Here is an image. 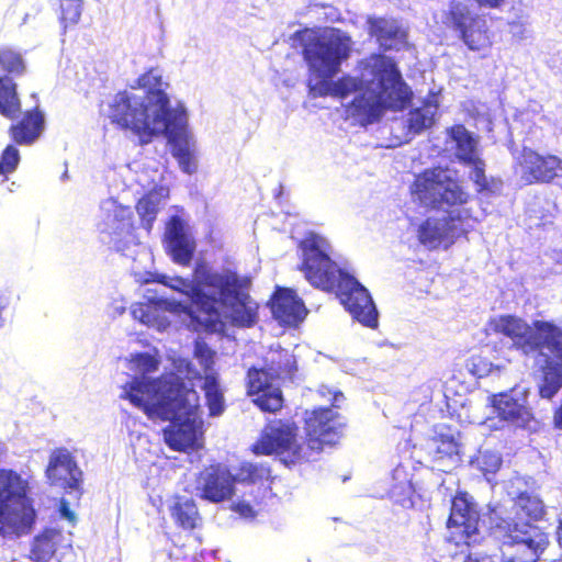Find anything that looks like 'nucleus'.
Here are the masks:
<instances>
[{"mask_svg":"<svg viewBox=\"0 0 562 562\" xmlns=\"http://www.w3.org/2000/svg\"><path fill=\"white\" fill-rule=\"evenodd\" d=\"M170 515L175 524L183 530H193L201 520L198 507L193 499L186 497H176L170 507Z\"/></svg>","mask_w":562,"mask_h":562,"instance_id":"obj_28","label":"nucleus"},{"mask_svg":"<svg viewBox=\"0 0 562 562\" xmlns=\"http://www.w3.org/2000/svg\"><path fill=\"white\" fill-rule=\"evenodd\" d=\"M45 474L50 485L66 492L76 491L77 499L82 495V472L67 448L60 447L52 451Z\"/></svg>","mask_w":562,"mask_h":562,"instance_id":"obj_18","label":"nucleus"},{"mask_svg":"<svg viewBox=\"0 0 562 562\" xmlns=\"http://www.w3.org/2000/svg\"><path fill=\"white\" fill-rule=\"evenodd\" d=\"M114 218L121 223L119 226L120 228H131L133 211L130 206H117L114 210Z\"/></svg>","mask_w":562,"mask_h":562,"instance_id":"obj_44","label":"nucleus"},{"mask_svg":"<svg viewBox=\"0 0 562 562\" xmlns=\"http://www.w3.org/2000/svg\"><path fill=\"white\" fill-rule=\"evenodd\" d=\"M232 509L244 518H255L257 512L246 501H238L232 505Z\"/></svg>","mask_w":562,"mask_h":562,"instance_id":"obj_45","label":"nucleus"},{"mask_svg":"<svg viewBox=\"0 0 562 562\" xmlns=\"http://www.w3.org/2000/svg\"><path fill=\"white\" fill-rule=\"evenodd\" d=\"M492 362L481 355H472L467 361L469 372L476 376H486L492 371Z\"/></svg>","mask_w":562,"mask_h":562,"instance_id":"obj_41","label":"nucleus"},{"mask_svg":"<svg viewBox=\"0 0 562 562\" xmlns=\"http://www.w3.org/2000/svg\"><path fill=\"white\" fill-rule=\"evenodd\" d=\"M446 134L453 143L456 160L462 166L471 167L470 179L476 193H492L494 180L486 175V164L480 156L477 138L463 124H453L447 128Z\"/></svg>","mask_w":562,"mask_h":562,"instance_id":"obj_13","label":"nucleus"},{"mask_svg":"<svg viewBox=\"0 0 562 562\" xmlns=\"http://www.w3.org/2000/svg\"><path fill=\"white\" fill-rule=\"evenodd\" d=\"M487 520L491 535L505 544L517 546L516 553L507 562H537L549 544L548 535L542 529L527 521H515L501 506L490 508Z\"/></svg>","mask_w":562,"mask_h":562,"instance_id":"obj_9","label":"nucleus"},{"mask_svg":"<svg viewBox=\"0 0 562 562\" xmlns=\"http://www.w3.org/2000/svg\"><path fill=\"white\" fill-rule=\"evenodd\" d=\"M165 241L172 260L189 266L196 248L194 239L187 233L183 221L173 215L167 223Z\"/></svg>","mask_w":562,"mask_h":562,"instance_id":"obj_21","label":"nucleus"},{"mask_svg":"<svg viewBox=\"0 0 562 562\" xmlns=\"http://www.w3.org/2000/svg\"><path fill=\"white\" fill-rule=\"evenodd\" d=\"M0 69L3 76L20 77L25 72L26 64L22 54L10 46L0 47Z\"/></svg>","mask_w":562,"mask_h":562,"instance_id":"obj_34","label":"nucleus"},{"mask_svg":"<svg viewBox=\"0 0 562 562\" xmlns=\"http://www.w3.org/2000/svg\"><path fill=\"white\" fill-rule=\"evenodd\" d=\"M514 507L517 514L525 516L529 520H540L546 514L542 501L527 492L519 493L516 496Z\"/></svg>","mask_w":562,"mask_h":562,"instance_id":"obj_33","label":"nucleus"},{"mask_svg":"<svg viewBox=\"0 0 562 562\" xmlns=\"http://www.w3.org/2000/svg\"><path fill=\"white\" fill-rule=\"evenodd\" d=\"M293 37L302 46V56L308 68L307 88L312 98L345 99L360 92L349 103V113L360 125L379 122L387 111H402L412 101V90L403 79L395 60L381 53H372L359 61L362 76L367 72L375 80L363 81L350 75L337 80L342 61L349 58L352 41L337 29H302Z\"/></svg>","mask_w":562,"mask_h":562,"instance_id":"obj_1","label":"nucleus"},{"mask_svg":"<svg viewBox=\"0 0 562 562\" xmlns=\"http://www.w3.org/2000/svg\"><path fill=\"white\" fill-rule=\"evenodd\" d=\"M59 513L69 521H75L76 519L75 513L70 509L69 503L65 498L59 501Z\"/></svg>","mask_w":562,"mask_h":562,"instance_id":"obj_47","label":"nucleus"},{"mask_svg":"<svg viewBox=\"0 0 562 562\" xmlns=\"http://www.w3.org/2000/svg\"><path fill=\"white\" fill-rule=\"evenodd\" d=\"M442 24L469 50L486 54L494 45L495 33L484 15L462 1L451 0L442 13Z\"/></svg>","mask_w":562,"mask_h":562,"instance_id":"obj_12","label":"nucleus"},{"mask_svg":"<svg viewBox=\"0 0 562 562\" xmlns=\"http://www.w3.org/2000/svg\"><path fill=\"white\" fill-rule=\"evenodd\" d=\"M122 398L139 408L149 419L170 422L164 429L166 443L173 451L198 447L202 423L196 415L200 408L198 392L175 373L154 380L135 378L124 386Z\"/></svg>","mask_w":562,"mask_h":562,"instance_id":"obj_3","label":"nucleus"},{"mask_svg":"<svg viewBox=\"0 0 562 562\" xmlns=\"http://www.w3.org/2000/svg\"><path fill=\"white\" fill-rule=\"evenodd\" d=\"M9 305V299L3 291L0 290V327L3 325L2 311Z\"/></svg>","mask_w":562,"mask_h":562,"instance_id":"obj_49","label":"nucleus"},{"mask_svg":"<svg viewBox=\"0 0 562 562\" xmlns=\"http://www.w3.org/2000/svg\"><path fill=\"white\" fill-rule=\"evenodd\" d=\"M235 479L239 483L258 486L260 496L254 497V503L257 506H260L262 501L271 494L273 476L268 463L249 461L243 462L237 470Z\"/></svg>","mask_w":562,"mask_h":562,"instance_id":"obj_25","label":"nucleus"},{"mask_svg":"<svg viewBox=\"0 0 562 562\" xmlns=\"http://www.w3.org/2000/svg\"><path fill=\"white\" fill-rule=\"evenodd\" d=\"M18 85L8 76H0V115L13 120L21 113Z\"/></svg>","mask_w":562,"mask_h":562,"instance_id":"obj_29","label":"nucleus"},{"mask_svg":"<svg viewBox=\"0 0 562 562\" xmlns=\"http://www.w3.org/2000/svg\"><path fill=\"white\" fill-rule=\"evenodd\" d=\"M409 194L414 202L436 211L463 206L471 200L462 182L450 176L448 168L442 166L426 168L415 175Z\"/></svg>","mask_w":562,"mask_h":562,"instance_id":"obj_10","label":"nucleus"},{"mask_svg":"<svg viewBox=\"0 0 562 562\" xmlns=\"http://www.w3.org/2000/svg\"><path fill=\"white\" fill-rule=\"evenodd\" d=\"M463 562H481L479 559L471 557L470 554L467 555L463 560ZM507 562V560L505 561Z\"/></svg>","mask_w":562,"mask_h":562,"instance_id":"obj_53","label":"nucleus"},{"mask_svg":"<svg viewBox=\"0 0 562 562\" xmlns=\"http://www.w3.org/2000/svg\"><path fill=\"white\" fill-rule=\"evenodd\" d=\"M135 363L137 366V368L143 372V375L140 378H144V379H148L150 380L149 378H146L145 374L146 373H150V372H154L158 369V361L157 359H155L153 356L148 355V353H138L136 355L135 357ZM136 376H134L131 382L135 379ZM130 383V381H128ZM127 384V382L122 386L123 389V392L124 391V386ZM124 393H122L123 395Z\"/></svg>","mask_w":562,"mask_h":562,"instance_id":"obj_42","label":"nucleus"},{"mask_svg":"<svg viewBox=\"0 0 562 562\" xmlns=\"http://www.w3.org/2000/svg\"><path fill=\"white\" fill-rule=\"evenodd\" d=\"M439 109L438 93L430 91L423 101L422 106L408 112L407 130L409 134L418 135L435 124Z\"/></svg>","mask_w":562,"mask_h":562,"instance_id":"obj_27","label":"nucleus"},{"mask_svg":"<svg viewBox=\"0 0 562 562\" xmlns=\"http://www.w3.org/2000/svg\"><path fill=\"white\" fill-rule=\"evenodd\" d=\"M131 313L135 319L145 325H150L155 319L151 312V306L148 303L138 302L133 304Z\"/></svg>","mask_w":562,"mask_h":562,"instance_id":"obj_43","label":"nucleus"},{"mask_svg":"<svg viewBox=\"0 0 562 562\" xmlns=\"http://www.w3.org/2000/svg\"><path fill=\"white\" fill-rule=\"evenodd\" d=\"M202 390L210 416L221 415L225 409V400L215 372L205 374Z\"/></svg>","mask_w":562,"mask_h":562,"instance_id":"obj_32","label":"nucleus"},{"mask_svg":"<svg viewBox=\"0 0 562 562\" xmlns=\"http://www.w3.org/2000/svg\"><path fill=\"white\" fill-rule=\"evenodd\" d=\"M30 486L14 470L0 469V536L19 538L30 533L36 510L29 496Z\"/></svg>","mask_w":562,"mask_h":562,"instance_id":"obj_7","label":"nucleus"},{"mask_svg":"<svg viewBox=\"0 0 562 562\" xmlns=\"http://www.w3.org/2000/svg\"><path fill=\"white\" fill-rule=\"evenodd\" d=\"M8 127V135L13 147L32 146L42 136L45 130V115L38 106L25 110L13 119Z\"/></svg>","mask_w":562,"mask_h":562,"instance_id":"obj_20","label":"nucleus"},{"mask_svg":"<svg viewBox=\"0 0 562 562\" xmlns=\"http://www.w3.org/2000/svg\"><path fill=\"white\" fill-rule=\"evenodd\" d=\"M194 358L199 361L205 374L214 372L215 351L202 339L194 342Z\"/></svg>","mask_w":562,"mask_h":562,"instance_id":"obj_39","label":"nucleus"},{"mask_svg":"<svg viewBox=\"0 0 562 562\" xmlns=\"http://www.w3.org/2000/svg\"><path fill=\"white\" fill-rule=\"evenodd\" d=\"M462 222L461 214H449L442 218L427 217L418 226L417 238L429 248H437L441 244L448 247L458 238L467 237L468 229L461 225Z\"/></svg>","mask_w":562,"mask_h":562,"instance_id":"obj_17","label":"nucleus"},{"mask_svg":"<svg viewBox=\"0 0 562 562\" xmlns=\"http://www.w3.org/2000/svg\"><path fill=\"white\" fill-rule=\"evenodd\" d=\"M480 512L471 496L458 491L451 498L450 513L447 519L449 529L448 541L454 546L469 547L472 538L479 535Z\"/></svg>","mask_w":562,"mask_h":562,"instance_id":"obj_15","label":"nucleus"},{"mask_svg":"<svg viewBox=\"0 0 562 562\" xmlns=\"http://www.w3.org/2000/svg\"><path fill=\"white\" fill-rule=\"evenodd\" d=\"M55 550V533L53 531H45L34 538L31 559L34 562H47L54 555Z\"/></svg>","mask_w":562,"mask_h":562,"instance_id":"obj_35","label":"nucleus"},{"mask_svg":"<svg viewBox=\"0 0 562 562\" xmlns=\"http://www.w3.org/2000/svg\"><path fill=\"white\" fill-rule=\"evenodd\" d=\"M395 490L396 487L392 491V497H394V503L405 508L413 507V491L411 486H401V494H407V496L405 497H397Z\"/></svg>","mask_w":562,"mask_h":562,"instance_id":"obj_46","label":"nucleus"},{"mask_svg":"<svg viewBox=\"0 0 562 562\" xmlns=\"http://www.w3.org/2000/svg\"><path fill=\"white\" fill-rule=\"evenodd\" d=\"M255 456H277L288 467L312 460L305 441L300 440L299 425L292 419L268 422L250 446Z\"/></svg>","mask_w":562,"mask_h":562,"instance_id":"obj_11","label":"nucleus"},{"mask_svg":"<svg viewBox=\"0 0 562 562\" xmlns=\"http://www.w3.org/2000/svg\"><path fill=\"white\" fill-rule=\"evenodd\" d=\"M514 171L527 186L550 184L562 178V158L522 146L515 159Z\"/></svg>","mask_w":562,"mask_h":562,"instance_id":"obj_14","label":"nucleus"},{"mask_svg":"<svg viewBox=\"0 0 562 562\" xmlns=\"http://www.w3.org/2000/svg\"><path fill=\"white\" fill-rule=\"evenodd\" d=\"M553 424H554L555 428L562 429V401H561L560 406L554 412Z\"/></svg>","mask_w":562,"mask_h":562,"instance_id":"obj_50","label":"nucleus"},{"mask_svg":"<svg viewBox=\"0 0 562 562\" xmlns=\"http://www.w3.org/2000/svg\"><path fill=\"white\" fill-rule=\"evenodd\" d=\"M487 327L492 334L509 338L513 347L525 356L547 349L562 360V327L551 321L536 319L528 324L521 317L504 314L490 318Z\"/></svg>","mask_w":562,"mask_h":562,"instance_id":"obj_6","label":"nucleus"},{"mask_svg":"<svg viewBox=\"0 0 562 562\" xmlns=\"http://www.w3.org/2000/svg\"><path fill=\"white\" fill-rule=\"evenodd\" d=\"M301 262L297 269L315 289L334 293L364 326H378V312L368 290L350 273L341 269L327 252V241L310 233L299 244Z\"/></svg>","mask_w":562,"mask_h":562,"instance_id":"obj_4","label":"nucleus"},{"mask_svg":"<svg viewBox=\"0 0 562 562\" xmlns=\"http://www.w3.org/2000/svg\"><path fill=\"white\" fill-rule=\"evenodd\" d=\"M305 445L312 458L319 454L325 446L334 445L339 438V414L330 407H318L305 413Z\"/></svg>","mask_w":562,"mask_h":562,"instance_id":"obj_16","label":"nucleus"},{"mask_svg":"<svg viewBox=\"0 0 562 562\" xmlns=\"http://www.w3.org/2000/svg\"><path fill=\"white\" fill-rule=\"evenodd\" d=\"M295 371L294 356L285 350H279L265 362V367H250L247 370V394L254 397V404L261 412L277 414L284 406V397L281 389L273 386V382L291 380Z\"/></svg>","mask_w":562,"mask_h":562,"instance_id":"obj_8","label":"nucleus"},{"mask_svg":"<svg viewBox=\"0 0 562 562\" xmlns=\"http://www.w3.org/2000/svg\"><path fill=\"white\" fill-rule=\"evenodd\" d=\"M273 317L282 325H297L301 323L307 310L303 301L297 297L292 289L278 288L271 297L270 304Z\"/></svg>","mask_w":562,"mask_h":562,"instance_id":"obj_22","label":"nucleus"},{"mask_svg":"<svg viewBox=\"0 0 562 562\" xmlns=\"http://www.w3.org/2000/svg\"><path fill=\"white\" fill-rule=\"evenodd\" d=\"M167 310L183 313L189 316L195 331L207 334L223 333L225 323L222 319L220 304L215 305V313L204 312L199 304H183L178 301L166 302Z\"/></svg>","mask_w":562,"mask_h":562,"instance_id":"obj_23","label":"nucleus"},{"mask_svg":"<svg viewBox=\"0 0 562 562\" xmlns=\"http://www.w3.org/2000/svg\"><path fill=\"white\" fill-rule=\"evenodd\" d=\"M471 465L482 472L484 475L496 473L501 465L502 459L491 451H479L471 460Z\"/></svg>","mask_w":562,"mask_h":562,"instance_id":"obj_38","label":"nucleus"},{"mask_svg":"<svg viewBox=\"0 0 562 562\" xmlns=\"http://www.w3.org/2000/svg\"><path fill=\"white\" fill-rule=\"evenodd\" d=\"M432 460L443 461L446 459H452L460 453V443L456 436L451 432L449 426H442L440 431H437L431 437Z\"/></svg>","mask_w":562,"mask_h":562,"instance_id":"obj_31","label":"nucleus"},{"mask_svg":"<svg viewBox=\"0 0 562 562\" xmlns=\"http://www.w3.org/2000/svg\"><path fill=\"white\" fill-rule=\"evenodd\" d=\"M143 225L150 229L154 221L156 220V215L158 213V207L156 202L151 199L150 195H144L142 196L135 206Z\"/></svg>","mask_w":562,"mask_h":562,"instance_id":"obj_40","label":"nucleus"},{"mask_svg":"<svg viewBox=\"0 0 562 562\" xmlns=\"http://www.w3.org/2000/svg\"><path fill=\"white\" fill-rule=\"evenodd\" d=\"M557 536H558V540H559L560 544L562 546V519L559 521Z\"/></svg>","mask_w":562,"mask_h":562,"instance_id":"obj_52","label":"nucleus"},{"mask_svg":"<svg viewBox=\"0 0 562 562\" xmlns=\"http://www.w3.org/2000/svg\"><path fill=\"white\" fill-rule=\"evenodd\" d=\"M367 27L368 34L375 38L383 50L394 49L407 41L406 30L395 19L369 16Z\"/></svg>","mask_w":562,"mask_h":562,"instance_id":"obj_24","label":"nucleus"},{"mask_svg":"<svg viewBox=\"0 0 562 562\" xmlns=\"http://www.w3.org/2000/svg\"><path fill=\"white\" fill-rule=\"evenodd\" d=\"M474 2L479 8L499 9L506 3V0H474Z\"/></svg>","mask_w":562,"mask_h":562,"instance_id":"obj_48","label":"nucleus"},{"mask_svg":"<svg viewBox=\"0 0 562 562\" xmlns=\"http://www.w3.org/2000/svg\"><path fill=\"white\" fill-rule=\"evenodd\" d=\"M20 160L19 149L12 145H7L0 155V183L7 182L10 175L15 172Z\"/></svg>","mask_w":562,"mask_h":562,"instance_id":"obj_37","label":"nucleus"},{"mask_svg":"<svg viewBox=\"0 0 562 562\" xmlns=\"http://www.w3.org/2000/svg\"><path fill=\"white\" fill-rule=\"evenodd\" d=\"M194 281L177 277L169 286L190 297L206 313H215V305L229 307L232 323L238 327H252L258 321L259 305L250 294L251 279L234 269L215 271L200 263L193 272Z\"/></svg>","mask_w":562,"mask_h":562,"instance_id":"obj_5","label":"nucleus"},{"mask_svg":"<svg viewBox=\"0 0 562 562\" xmlns=\"http://www.w3.org/2000/svg\"><path fill=\"white\" fill-rule=\"evenodd\" d=\"M492 404L499 419L516 426L526 427L532 419V413L525 405V400L515 397L512 393L493 395Z\"/></svg>","mask_w":562,"mask_h":562,"instance_id":"obj_26","label":"nucleus"},{"mask_svg":"<svg viewBox=\"0 0 562 562\" xmlns=\"http://www.w3.org/2000/svg\"><path fill=\"white\" fill-rule=\"evenodd\" d=\"M83 11V0H59L58 19L66 31L75 26L80 21Z\"/></svg>","mask_w":562,"mask_h":562,"instance_id":"obj_36","label":"nucleus"},{"mask_svg":"<svg viewBox=\"0 0 562 562\" xmlns=\"http://www.w3.org/2000/svg\"><path fill=\"white\" fill-rule=\"evenodd\" d=\"M345 397H344V394L342 392L340 391H336L333 393V398H331V407H338V402L342 401Z\"/></svg>","mask_w":562,"mask_h":562,"instance_id":"obj_51","label":"nucleus"},{"mask_svg":"<svg viewBox=\"0 0 562 562\" xmlns=\"http://www.w3.org/2000/svg\"><path fill=\"white\" fill-rule=\"evenodd\" d=\"M135 87L143 89L144 95L127 90L115 93L109 103L110 123L136 136L142 146L164 134L180 169L189 175L195 172L194 143L184 106L170 105L169 95L162 88V78L154 68L142 74Z\"/></svg>","mask_w":562,"mask_h":562,"instance_id":"obj_2","label":"nucleus"},{"mask_svg":"<svg viewBox=\"0 0 562 562\" xmlns=\"http://www.w3.org/2000/svg\"><path fill=\"white\" fill-rule=\"evenodd\" d=\"M195 482L203 499L220 503L234 495L236 479L225 467L210 464L199 472Z\"/></svg>","mask_w":562,"mask_h":562,"instance_id":"obj_19","label":"nucleus"},{"mask_svg":"<svg viewBox=\"0 0 562 562\" xmlns=\"http://www.w3.org/2000/svg\"><path fill=\"white\" fill-rule=\"evenodd\" d=\"M538 392L542 398H552L562 387V363L547 360L541 367Z\"/></svg>","mask_w":562,"mask_h":562,"instance_id":"obj_30","label":"nucleus"}]
</instances>
